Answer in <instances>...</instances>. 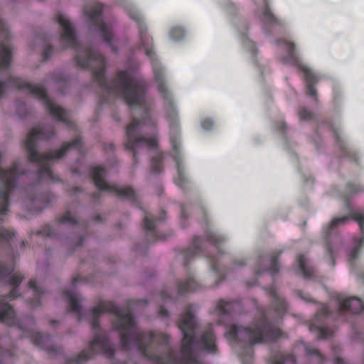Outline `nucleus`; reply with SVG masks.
I'll return each mask as SVG.
<instances>
[{"label":"nucleus","instance_id":"obj_1","mask_svg":"<svg viewBox=\"0 0 364 364\" xmlns=\"http://www.w3.org/2000/svg\"><path fill=\"white\" fill-rule=\"evenodd\" d=\"M50 135L43 132L41 128L35 127L28 134L26 145L29 154V159L31 161H41L42 167L41 169V176L45 179L53 180L52 173L49 170L48 163L55 159H58L64 155L65 150L73 148H78L80 141L76 140L72 143L64 145L62 149L55 153L46 154H38L36 151V142L38 139H48Z\"/></svg>","mask_w":364,"mask_h":364},{"label":"nucleus","instance_id":"obj_2","mask_svg":"<svg viewBox=\"0 0 364 364\" xmlns=\"http://www.w3.org/2000/svg\"><path fill=\"white\" fill-rule=\"evenodd\" d=\"M112 89L130 106L139 105L144 100L145 89L143 82L131 77L127 72L119 73L117 84Z\"/></svg>","mask_w":364,"mask_h":364},{"label":"nucleus","instance_id":"obj_3","mask_svg":"<svg viewBox=\"0 0 364 364\" xmlns=\"http://www.w3.org/2000/svg\"><path fill=\"white\" fill-rule=\"evenodd\" d=\"M196 319L191 313H186L181 316L179 321V328L183 334L182 341L181 362L185 364H199L193 351V334Z\"/></svg>","mask_w":364,"mask_h":364},{"label":"nucleus","instance_id":"obj_4","mask_svg":"<svg viewBox=\"0 0 364 364\" xmlns=\"http://www.w3.org/2000/svg\"><path fill=\"white\" fill-rule=\"evenodd\" d=\"M266 326L263 322L257 323L246 329L241 326H232L226 333L228 339L242 341L250 344L260 343L266 339Z\"/></svg>","mask_w":364,"mask_h":364},{"label":"nucleus","instance_id":"obj_5","mask_svg":"<svg viewBox=\"0 0 364 364\" xmlns=\"http://www.w3.org/2000/svg\"><path fill=\"white\" fill-rule=\"evenodd\" d=\"M14 84L18 88H26L29 92L34 94L37 97L41 99L46 104L50 114L58 120L68 123V117L64 109L55 105L50 100L46 95L44 88L40 85H33L23 82L21 79H17Z\"/></svg>","mask_w":364,"mask_h":364},{"label":"nucleus","instance_id":"obj_6","mask_svg":"<svg viewBox=\"0 0 364 364\" xmlns=\"http://www.w3.org/2000/svg\"><path fill=\"white\" fill-rule=\"evenodd\" d=\"M148 124H151L149 119H144L143 122H139L136 119H134L127 127V133L130 142L125 144V148L133 150L134 151V156H136V149L140 146H147L152 149L157 146L156 138L155 136L149 139L143 137L136 140L134 139V136L137 131H147L146 126Z\"/></svg>","mask_w":364,"mask_h":364},{"label":"nucleus","instance_id":"obj_7","mask_svg":"<svg viewBox=\"0 0 364 364\" xmlns=\"http://www.w3.org/2000/svg\"><path fill=\"white\" fill-rule=\"evenodd\" d=\"M87 60L81 59L80 54L77 55L78 63L83 68L92 67L95 70V78L102 86H105L104 82V60L98 53L87 50L86 51Z\"/></svg>","mask_w":364,"mask_h":364},{"label":"nucleus","instance_id":"obj_8","mask_svg":"<svg viewBox=\"0 0 364 364\" xmlns=\"http://www.w3.org/2000/svg\"><path fill=\"white\" fill-rule=\"evenodd\" d=\"M104 177V169L99 167L94 168L93 179L96 186L100 190L116 192L118 195L127 198H132L134 196V191L131 188H122L119 186L110 185L105 181Z\"/></svg>","mask_w":364,"mask_h":364},{"label":"nucleus","instance_id":"obj_9","mask_svg":"<svg viewBox=\"0 0 364 364\" xmlns=\"http://www.w3.org/2000/svg\"><path fill=\"white\" fill-rule=\"evenodd\" d=\"M89 349L92 353L90 355H87L85 351L82 352L77 358V363L78 364L82 363L84 361L90 358L92 355L97 353L103 352L107 356H110L112 354V349L110 347L109 343L105 338L96 335L94 339L91 341Z\"/></svg>","mask_w":364,"mask_h":364},{"label":"nucleus","instance_id":"obj_10","mask_svg":"<svg viewBox=\"0 0 364 364\" xmlns=\"http://www.w3.org/2000/svg\"><path fill=\"white\" fill-rule=\"evenodd\" d=\"M116 327L122 331V343L127 347V339L134 333L135 328L134 321L129 311H123L117 314Z\"/></svg>","mask_w":364,"mask_h":364},{"label":"nucleus","instance_id":"obj_11","mask_svg":"<svg viewBox=\"0 0 364 364\" xmlns=\"http://www.w3.org/2000/svg\"><path fill=\"white\" fill-rule=\"evenodd\" d=\"M11 53L10 48L4 43H1L0 50V73L6 70L11 62ZM5 91V85L0 82V98L3 96Z\"/></svg>","mask_w":364,"mask_h":364},{"label":"nucleus","instance_id":"obj_12","mask_svg":"<svg viewBox=\"0 0 364 364\" xmlns=\"http://www.w3.org/2000/svg\"><path fill=\"white\" fill-rule=\"evenodd\" d=\"M58 22L63 28V38L68 43L69 45L75 43V33L68 19L64 15H59Z\"/></svg>","mask_w":364,"mask_h":364},{"label":"nucleus","instance_id":"obj_13","mask_svg":"<svg viewBox=\"0 0 364 364\" xmlns=\"http://www.w3.org/2000/svg\"><path fill=\"white\" fill-rule=\"evenodd\" d=\"M339 305L341 309H349L355 313H358L364 309L363 302L359 299L356 298H351L346 300L339 299Z\"/></svg>","mask_w":364,"mask_h":364},{"label":"nucleus","instance_id":"obj_14","mask_svg":"<svg viewBox=\"0 0 364 364\" xmlns=\"http://www.w3.org/2000/svg\"><path fill=\"white\" fill-rule=\"evenodd\" d=\"M299 67L301 70L304 73L306 80L309 83L307 94L310 96H314L316 94V90L310 83L316 82L317 80V76L306 65H299Z\"/></svg>","mask_w":364,"mask_h":364},{"label":"nucleus","instance_id":"obj_15","mask_svg":"<svg viewBox=\"0 0 364 364\" xmlns=\"http://www.w3.org/2000/svg\"><path fill=\"white\" fill-rule=\"evenodd\" d=\"M14 314L10 306L5 303H0V321L9 323L13 320Z\"/></svg>","mask_w":364,"mask_h":364},{"label":"nucleus","instance_id":"obj_16","mask_svg":"<svg viewBox=\"0 0 364 364\" xmlns=\"http://www.w3.org/2000/svg\"><path fill=\"white\" fill-rule=\"evenodd\" d=\"M66 295L70 304V311L79 314L81 309L80 296L74 292L66 293Z\"/></svg>","mask_w":364,"mask_h":364},{"label":"nucleus","instance_id":"obj_17","mask_svg":"<svg viewBox=\"0 0 364 364\" xmlns=\"http://www.w3.org/2000/svg\"><path fill=\"white\" fill-rule=\"evenodd\" d=\"M299 270L301 274H302L304 277H310L312 273L311 268L307 264L306 262V258L304 255H300L298 257L296 260Z\"/></svg>","mask_w":364,"mask_h":364},{"label":"nucleus","instance_id":"obj_18","mask_svg":"<svg viewBox=\"0 0 364 364\" xmlns=\"http://www.w3.org/2000/svg\"><path fill=\"white\" fill-rule=\"evenodd\" d=\"M202 343L204 345V347L207 350H209L211 352L214 351V349H215V338H214V336L213 335L212 332H210V331L207 332L202 337Z\"/></svg>","mask_w":364,"mask_h":364},{"label":"nucleus","instance_id":"obj_19","mask_svg":"<svg viewBox=\"0 0 364 364\" xmlns=\"http://www.w3.org/2000/svg\"><path fill=\"white\" fill-rule=\"evenodd\" d=\"M107 311L106 305L104 302L99 304L97 306H95L92 311L91 317L92 320V326L96 327L97 326L96 318L100 314Z\"/></svg>","mask_w":364,"mask_h":364},{"label":"nucleus","instance_id":"obj_20","mask_svg":"<svg viewBox=\"0 0 364 364\" xmlns=\"http://www.w3.org/2000/svg\"><path fill=\"white\" fill-rule=\"evenodd\" d=\"M167 99V103H168V107L166 108V113L168 116L171 118H172L174 121L176 119V112L175 108L173 107L172 102L170 100L169 95H167V96H164Z\"/></svg>","mask_w":364,"mask_h":364},{"label":"nucleus","instance_id":"obj_21","mask_svg":"<svg viewBox=\"0 0 364 364\" xmlns=\"http://www.w3.org/2000/svg\"><path fill=\"white\" fill-rule=\"evenodd\" d=\"M352 218L358 223L360 228L363 230L364 228V212L355 211L352 213Z\"/></svg>","mask_w":364,"mask_h":364},{"label":"nucleus","instance_id":"obj_22","mask_svg":"<svg viewBox=\"0 0 364 364\" xmlns=\"http://www.w3.org/2000/svg\"><path fill=\"white\" fill-rule=\"evenodd\" d=\"M100 33L104 41H109L112 33L110 28L107 25H102L100 28Z\"/></svg>","mask_w":364,"mask_h":364},{"label":"nucleus","instance_id":"obj_23","mask_svg":"<svg viewBox=\"0 0 364 364\" xmlns=\"http://www.w3.org/2000/svg\"><path fill=\"white\" fill-rule=\"evenodd\" d=\"M183 33L182 28L174 27L171 29L169 35L173 40H179L181 38V34Z\"/></svg>","mask_w":364,"mask_h":364},{"label":"nucleus","instance_id":"obj_24","mask_svg":"<svg viewBox=\"0 0 364 364\" xmlns=\"http://www.w3.org/2000/svg\"><path fill=\"white\" fill-rule=\"evenodd\" d=\"M291 362V364L294 363V358L293 356H289L285 360L282 357H277L272 361V364H289Z\"/></svg>","mask_w":364,"mask_h":364},{"label":"nucleus","instance_id":"obj_25","mask_svg":"<svg viewBox=\"0 0 364 364\" xmlns=\"http://www.w3.org/2000/svg\"><path fill=\"white\" fill-rule=\"evenodd\" d=\"M233 304H234L231 302L220 301L218 306L222 313L227 314L231 310Z\"/></svg>","mask_w":364,"mask_h":364},{"label":"nucleus","instance_id":"obj_26","mask_svg":"<svg viewBox=\"0 0 364 364\" xmlns=\"http://www.w3.org/2000/svg\"><path fill=\"white\" fill-rule=\"evenodd\" d=\"M349 220V218L348 217H343L340 218H335L333 219L330 225V227L331 228L337 227L341 225H343L346 223Z\"/></svg>","mask_w":364,"mask_h":364},{"label":"nucleus","instance_id":"obj_27","mask_svg":"<svg viewBox=\"0 0 364 364\" xmlns=\"http://www.w3.org/2000/svg\"><path fill=\"white\" fill-rule=\"evenodd\" d=\"M103 5L102 4H97L95 6L93 11H92L90 13L88 14V16L91 18H97L101 13L102 10Z\"/></svg>","mask_w":364,"mask_h":364},{"label":"nucleus","instance_id":"obj_28","mask_svg":"<svg viewBox=\"0 0 364 364\" xmlns=\"http://www.w3.org/2000/svg\"><path fill=\"white\" fill-rule=\"evenodd\" d=\"M364 241V238H361L359 240L358 244L356 245L355 247L352 250V251L350 253V257L351 259H355L358 255V249L362 246V244Z\"/></svg>","mask_w":364,"mask_h":364},{"label":"nucleus","instance_id":"obj_29","mask_svg":"<svg viewBox=\"0 0 364 364\" xmlns=\"http://www.w3.org/2000/svg\"><path fill=\"white\" fill-rule=\"evenodd\" d=\"M287 49L289 50V58L287 59L286 61L296 62V58L293 53V51L294 49V44H292V43L287 44Z\"/></svg>","mask_w":364,"mask_h":364},{"label":"nucleus","instance_id":"obj_30","mask_svg":"<svg viewBox=\"0 0 364 364\" xmlns=\"http://www.w3.org/2000/svg\"><path fill=\"white\" fill-rule=\"evenodd\" d=\"M318 333L320 338H326L331 334V331L327 328H318Z\"/></svg>","mask_w":364,"mask_h":364},{"label":"nucleus","instance_id":"obj_31","mask_svg":"<svg viewBox=\"0 0 364 364\" xmlns=\"http://www.w3.org/2000/svg\"><path fill=\"white\" fill-rule=\"evenodd\" d=\"M154 75H155V78H156V80L157 82V84H158V89L159 90V92L161 93H164L165 91H166V89L164 87V85L163 84V82L161 81V80L160 79V77L159 75V74L157 73L156 70H154Z\"/></svg>","mask_w":364,"mask_h":364},{"label":"nucleus","instance_id":"obj_32","mask_svg":"<svg viewBox=\"0 0 364 364\" xmlns=\"http://www.w3.org/2000/svg\"><path fill=\"white\" fill-rule=\"evenodd\" d=\"M22 279L20 274H14L10 278V282L12 285L16 287L21 283Z\"/></svg>","mask_w":364,"mask_h":364},{"label":"nucleus","instance_id":"obj_33","mask_svg":"<svg viewBox=\"0 0 364 364\" xmlns=\"http://www.w3.org/2000/svg\"><path fill=\"white\" fill-rule=\"evenodd\" d=\"M201 124L204 129L208 130L213 127V122L211 119H205L201 122Z\"/></svg>","mask_w":364,"mask_h":364},{"label":"nucleus","instance_id":"obj_34","mask_svg":"<svg viewBox=\"0 0 364 364\" xmlns=\"http://www.w3.org/2000/svg\"><path fill=\"white\" fill-rule=\"evenodd\" d=\"M144 225L147 230H152L154 228V223L152 220L149 219L148 217L145 218Z\"/></svg>","mask_w":364,"mask_h":364},{"label":"nucleus","instance_id":"obj_35","mask_svg":"<svg viewBox=\"0 0 364 364\" xmlns=\"http://www.w3.org/2000/svg\"><path fill=\"white\" fill-rule=\"evenodd\" d=\"M299 116L301 119H308L312 117V114L304 109L299 112Z\"/></svg>","mask_w":364,"mask_h":364},{"label":"nucleus","instance_id":"obj_36","mask_svg":"<svg viewBox=\"0 0 364 364\" xmlns=\"http://www.w3.org/2000/svg\"><path fill=\"white\" fill-rule=\"evenodd\" d=\"M10 238H11V234L5 229L0 228V239L9 240Z\"/></svg>","mask_w":364,"mask_h":364},{"label":"nucleus","instance_id":"obj_37","mask_svg":"<svg viewBox=\"0 0 364 364\" xmlns=\"http://www.w3.org/2000/svg\"><path fill=\"white\" fill-rule=\"evenodd\" d=\"M29 287L33 291V293L36 295H39L41 292L39 291L37 284L35 281H31L29 282Z\"/></svg>","mask_w":364,"mask_h":364},{"label":"nucleus","instance_id":"obj_38","mask_svg":"<svg viewBox=\"0 0 364 364\" xmlns=\"http://www.w3.org/2000/svg\"><path fill=\"white\" fill-rule=\"evenodd\" d=\"M33 340L37 345H42V341L43 340V336L40 333H36L33 335Z\"/></svg>","mask_w":364,"mask_h":364},{"label":"nucleus","instance_id":"obj_39","mask_svg":"<svg viewBox=\"0 0 364 364\" xmlns=\"http://www.w3.org/2000/svg\"><path fill=\"white\" fill-rule=\"evenodd\" d=\"M263 16H264V19H265L266 21H271L273 19L272 13L267 9L264 11Z\"/></svg>","mask_w":364,"mask_h":364},{"label":"nucleus","instance_id":"obj_40","mask_svg":"<svg viewBox=\"0 0 364 364\" xmlns=\"http://www.w3.org/2000/svg\"><path fill=\"white\" fill-rule=\"evenodd\" d=\"M134 14H136V16H134V14H129L130 16L134 18V19H136V20H140V18H139V14H138V11H134Z\"/></svg>","mask_w":364,"mask_h":364},{"label":"nucleus","instance_id":"obj_41","mask_svg":"<svg viewBox=\"0 0 364 364\" xmlns=\"http://www.w3.org/2000/svg\"><path fill=\"white\" fill-rule=\"evenodd\" d=\"M6 25L3 22V21L0 20V29H1V32H5L6 31Z\"/></svg>","mask_w":364,"mask_h":364},{"label":"nucleus","instance_id":"obj_42","mask_svg":"<svg viewBox=\"0 0 364 364\" xmlns=\"http://www.w3.org/2000/svg\"><path fill=\"white\" fill-rule=\"evenodd\" d=\"M277 264L276 261H274H274H272V271H274V272H277Z\"/></svg>","mask_w":364,"mask_h":364},{"label":"nucleus","instance_id":"obj_43","mask_svg":"<svg viewBox=\"0 0 364 364\" xmlns=\"http://www.w3.org/2000/svg\"><path fill=\"white\" fill-rule=\"evenodd\" d=\"M328 252L329 254V257L331 258L332 250L329 247H328Z\"/></svg>","mask_w":364,"mask_h":364},{"label":"nucleus","instance_id":"obj_44","mask_svg":"<svg viewBox=\"0 0 364 364\" xmlns=\"http://www.w3.org/2000/svg\"><path fill=\"white\" fill-rule=\"evenodd\" d=\"M7 31H8V28H6V31L5 32H2V35L5 34V38H7V36H6Z\"/></svg>","mask_w":364,"mask_h":364},{"label":"nucleus","instance_id":"obj_45","mask_svg":"<svg viewBox=\"0 0 364 364\" xmlns=\"http://www.w3.org/2000/svg\"><path fill=\"white\" fill-rule=\"evenodd\" d=\"M314 353H316L317 354L318 358L319 359H321V355L318 354V353L316 350H314Z\"/></svg>","mask_w":364,"mask_h":364},{"label":"nucleus","instance_id":"obj_46","mask_svg":"<svg viewBox=\"0 0 364 364\" xmlns=\"http://www.w3.org/2000/svg\"><path fill=\"white\" fill-rule=\"evenodd\" d=\"M14 292H15V290L12 291V292L11 293V295H10L11 297H15Z\"/></svg>","mask_w":364,"mask_h":364},{"label":"nucleus","instance_id":"obj_47","mask_svg":"<svg viewBox=\"0 0 364 364\" xmlns=\"http://www.w3.org/2000/svg\"><path fill=\"white\" fill-rule=\"evenodd\" d=\"M304 348H305L306 350L309 354L312 353L311 351H309V348H308V347H307V346H304Z\"/></svg>","mask_w":364,"mask_h":364},{"label":"nucleus","instance_id":"obj_48","mask_svg":"<svg viewBox=\"0 0 364 364\" xmlns=\"http://www.w3.org/2000/svg\"><path fill=\"white\" fill-rule=\"evenodd\" d=\"M67 221H68V218H67V217H65V218H63V222L65 223V222H67Z\"/></svg>","mask_w":364,"mask_h":364},{"label":"nucleus","instance_id":"obj_49","mask_svg":"<svg viewBox=\"0 0 364 364\" xmlns=\"http://www.w3.org/2000/svg\"><path fill=\"white\" fill-rule=\"evenodd\" d=\"M323 311L326 312L327 310H326V307H323Z\"/></svg>","mask_w":364,"mask_h":364}]
</instances>
